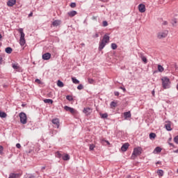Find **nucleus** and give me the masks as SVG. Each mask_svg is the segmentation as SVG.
I'll return each instance as SVG.
<instances>
[{"label": "nucleus", "mask_w": 178, "mask_h": 178, "mask_svg": "<svg viewBox=\"0 0 178 178\" xmlns=\"http://www.w3.org/2000/svg\"><path fill=\"white\" fill-rule=\"evenodd\" d=\"M64 109L67 111V112H70V113H76V110L72 107H69V106H65Z\"/></svg>", "instance_id": "nucleus-7"}, {"label": "nucleus", "mask_w": 178, "mask_h": 178, "mask_svg": "<svg viewBox=\"0 0 178 178\" xmlns=\"http://www.w3.org/2000/svg\"><path fill=\"white\" fill-rule=\"evenodd\" d=\"M13 67L15 70H19V69H20V66L19 65L18 63H13Z\"/></svg>", "instance_id": "nucleus-25"}, {"label": "nucleus", "mask_w": 178, "mask_h": 178, "mask_svg": "<svg viewBox=\"0 0 178 178\" xmlns=\"http://www.w3.org/2000/svg\"><path fill=\"white\" fill-rule=\"evenodd\" d=\"M174 142L175 143V144H178V136L174 138Z\"/></svg>", "instance_id": "nucleus-42"}, {"label": "nucleus", "mask_w": 178, "mask_h": 178, "mask_svg": "<svg viewBox=\"0 0 178 178\" xmlns=\"http://www.w3.org/2000/svg\"><path fill=\"white\" fill-rule=\"evenodd\" d=\"M57 86L58 87H64L65 84L60 80H58L57 81Z\"/></svg>", "instance_id": "nucleus-27"}, {"label": "nucleus", "mask_w": 178, "mask_h": 178, "mask_svg": "<svg viewBox=\"0 0 178 178\" xmlns=\"http://www.w3.org/2000/svg\"><path fill=\"white\" fill-rule=\"evenodd\" d=\"M19 119L22 124H26V123H27V115L25 113L22 112L19 113Z\"/></svg>", "instance_id": "nucleus-3"}, {"label": "nucleus", "mask_w": 178, "mask_h": 178, "mask_svg": "<svg viewBox=\"0 0 178 178\" xmlns=\"http://www.w3.org/2000/svg\"><path fill=\"white\" fill-rule=\"evenodd\" d=\"M29 178H35V176H34V175H31Z\"/></svg>", "instance_id": "nucleus-57"}, {"label": "nucleus", "mask_w": 178, "mask_h": 178, "mask_svg": "<svg viewBox=\"0 0 178 178\" xmlns=\"http://www.w3.org/2000/svg\"><path fill=\"white\" fill-rule=\"evenodd\" d=\"M19 44L21 47H24V44H26V39L25 38H19Z\"/></svg>", "instance_id": "nucleus-22"}, {"label": "nucleus", "mask_w": 178, "mask_h": 178, "mask_svg": "<svg viewBox=\"0 0 178 178\" xmlns=\"http://www.w3.org/2000/svg\"><path fill=\"white\" fill-rule=\"evenodd\" d=\"M3 154V147L2 145H0V155H2Z\"/></svg>", "instance_id": "nucleus-41"}, {"label": "nucleus", "mask_w": 178, "mask_h": 178, "mask_svg": "<svg viewBox=\"0 0 178 178\" xmlns=\"http://www.w3.org/2000/svg\"><path fill=\"white\" fill-rule=\"evenodd\" d=\"M156 137V134L152 133V132L149 134L150 140H152V139L155 138Z\"/></svg>", "instance_id": "nucleus-28"}, {"label": "nucleus", "mask_w": 178, "mask_h": 178, "mask_svg": "<svg viewBox=\"0 0 178 178\" xmlns=\"http://www.w3.org/2000/svg\"><path fill=\"white\" fill-rule=\"evenodd\" d=\"M43 60H49L51 59V53H45L42 56Z\"/></svg>", "instance_id": "nucleus-8"}, {"label": "nucleus", "mask_w": 178, "mask_h": 178, "mask_svg": "<svg viewBox=\"0 0 178 178\" xmlns=\"http://www.w3.org/2000/svg\"><path fill=\"white\" fill-rule=\"evenodd\" d=\"M168 144H169V145H170V147H175V145L173 143H169Z\"/></svg>", "instance_id": "nucleus-53"}, {"label": "nucleus", "mask_w": 178, "mask_h": 178, "mask_svg": "<svg viewBox=\"0 0 178 178\" xmlns=\"http://www.w3.org/2000/svg\"><path fill=\"white\" fill-rule=\"evenodd\" d=\"M120 89L122 90H123L124 92H126V89H125L124 87L120 86Z\"/></svg>", "instance_id": "nucleus-48"}, {"label": "nucleus", "mask_w": 178, "mask_h": 178, "mask_svg": "<svg viewBox=\"0 0 178 178\" xmlns=\"http://www.w3.org/2000/svg\"><path fill=\"white\" fill-rule=\"evenodd\" d=\"M2 60H3L2 56H0V65H2Z\"/></svg>", "instance_id": "nucleus-51"}, {"label": "nucleus", "mask_w": 178, "mask_h": 178, "mask_svg": "<svg viewBox=\"0 0 178 178\" xmlns=\"http://www.w3.org/2000/svg\"><path fill=\"white\" fill-rule=\"evenodd\" d=\"M163 88L166 90L170 87V79L168 76H164L161 79Z\"/></svg>", "instance_id": "nucleus-2"}, {"label": "nucleus", "mask_w": 178, "mask_h": 178, "mask_svg": "<svg viewBox=\"0 0 178 178\" xmlns=\"http://www.w3.org/2000/svg\"><path fill=\"white\" fill-rule=\"evenodd\" d=\"M177 90H178V84L177 85Z\"/></svg>", "instance_id": "nucleus-63"}, {"label": "nucleus", "mask_w": 178, "mask_h": 178, "mask_svg": "<svg viewBox=\"0 0 178 178\" xmlns=\"http://www.w3.org/2000/svg\"><path fill=\"white\" fill-rule=\"evenodd\" d=\"M157 174L159 176H160L161 177H162V176H163V171L162 170H159L157 171Z\"/></svg>", "instance_id": "nucleus-31"}, {"label": "nucleus", "mask_w": 178, "mask_h": 178, "mask_svg": "<svg viewBox=\"0 0 178 178\" xmlns=\"http://www.w3.org/2000/svg\"><path fill=\"white\" fill-rule=\"evenodd\" d=\"M98 37H99V34L98 33H95V35L92 36L93 38H98Z\"/></svg>", "instance_id": "nucleus-46"}, {"label": "nucleus", "mask_w": 178, "mask_h": 178, "mask_svg": "<svg viewBox=\"0 0 178 178\" xmlns=\"http://www.w3.org/2000/svg\"><path fill=\"white\" fill-rule=\"evenodd\" d=\"M168 141H172V138H170L168 139Z\"/></svg>", "instance_id": "nucleus-61"}, {"label": "nucleus", "mask_w": 178, "mask_h": 178, "mask_svg": "<svg viewBox=\"0 0 178 178\" xmlns=\"http://www.w3.org/2000/svg\"><path fill=\"white\" fill-rule=\"evenodd\" d=\"M6 113L0 111V118H6Z\"/></svg>", "instance_id": "nucleus-33"}, {"label": "nucleus", "mask_w": 178, "mask_h": 178, "mask_svg": "<svg viewBox=\"0 0 178 178\" xmlns=\"http://www.w3.org/2000/svg\"><path fill=\"white\" fill-rule=\"evenodd\" d=\"M165 128L168 131H172L171 122L170 121L166 122L165 124Z\"/></svg>", "instance_id": "nucleus-12"}, {"label": "nucleus", "mask_w": 178, "mask_h": 178, "mask_svg": "<svg viewBox=\"0 0 178 178\" xmlns=\"http://www.w3.org/2000/svg\"><path fill=\"white\" fill-rule=\"evenodd\" d=\"M56 158L60 159V158H62V154H60V152H56Z\"/></svg>", "instance_id": "nucleus-34"}, {"label": "nucleus", "mask_w": 178, "mask_h": 178, "mask_svg": "<svg viewBox=\"0 0 178 178\" xmlns=\"http://www.w3.org/2000/svg\"><path fill=\"white\" fill-rule=\"evenodd\" d=\"M173 152H174L175 154H178V149H176V150H174Z\"/></svg>", "instance_id": "nucleus-54"}, {"label": "nucleus", "mask_w": 178, "mask_h": 178, "mask_svg": "<svg viewBox=\"0 0 178 178\" xmlns=\"http://www.w3.org/2000/svg\"><path fill=\"white\" fill-rule=\"evenodd\" d=\"M22 106H25V104H22Z\"/></svg>", "instance_id": "nucleus-64"}, {"label": "nucleus", "mask_w": 178, "mask_h": 178, "mask_svg": "<svg viewBox=\"0 0 178 178\" xmlns=\"http://www.w3.org/2000/svg\"><path fill=\"white\" fill-rule=\"evenodd\" d=\"M152 95H155V90H152Z\"/></svg>", "instance_id": "nucleus-58"}, {"label": "nucleus", "mask_w": 178, "mask_h": 178, "mask_svg": "<svg viewBox=\"0 0 178 178\" xmlns=\"http://www.w3.org/2000/svg\"><path fill=\"white\" fill-rule=\"evenodd\" d=\"M18 31L20 34L19 38H24V37L26 36V34H24V32H23V29H22V28L19 29Z\"/></svg>", "instance_id": "nucleus-18"}, {"label": "nucleus", "mask_w": 178, "mask_h": 178, "mask_svg": "<svg viewBox=\"0 0 178 178\" xmlns=\"http://www.w3.org/2000/svg\"><path fill=\"white\" fill-rule=\"evenodd\" d=\"M138 10L140 13H144L145 12V5L140 3L138 5Z\"/></svg>", "instance_id": "nucleus-9"}, {"label": "nucleus", "mask_w": 178, "mask_h": 178, "mask_svg": "<svg viewBox=\"0 0 178 178\" xmlns=\"http://www.w3.org/2000/svg\"><path fill=\"white\" fill-rule=\"evenodd\" d=\"M161 163V161H157V163Z\"/></svg>", "instance_id": "nucleus-62"}, {"label": "nucleus", "mask_w": 178, "mask_h": 178, "mask_svg": "<svg viewBox=\"0 0 178 178\" xmlns=\"http://www.w3.org/2000/svg\"><path fill=\"white\" fill-rule=\"evenodd\" d=\"M165 70V69L163 68V67H162V65H158V70H155L153 72V74H155V73H158V72H160V73H162V72H163Z\"/></svg>", "instance_id": "nucleus-13"}, {"label": "nucleus", "mask_w": 178, "mask_h": 178, "mask_svg": "<svg viewBox=\"0 0 178 178\" xmlns=\"http://www.w3.org/2000/svg\"><path fill=\"white\" fill-rule=\"evenodd\" d=\"M141 154H143V148L141 147H135L131 158V159H136Z\"/></svg>", "instance_id": "nucleus-1"}, {"label": "nucleus", "mask_w": 178, "mask_h": 178, "mask_svg": "<svg viewBox=\"0 0 178 178\" xmlns=\"http://www.w3.org/2000/svg\"><path fill=\"white\" fill-rule=\"evenodd\" d=\"M45 166H42V168H41V170H45Z\"/></svg>", "instance_id": "nucleus-56"}, {"label": "nucleus", "mask_w": 178, "mask_h": 178, "mask_svg": "<svg viewBox=\"0 0 178 178\" xmlns=\"http://www.w3.org/2000/svg\"><path fill=\"white\" fill-rule=\"evenodd\" d=\"M13 51V49L12 47H8L5 49V51L6 54H12V51Z\"/></svg>", "instance_id": "nucleus-23"}, {"label": "nucleus", "mask_w": 178, "mask_h": 178, "mask_svg": "<svg viewBox=\"0 0 178 178\" xmlns=\"http://www.w3.org/2000/svg\"><path fill=\"white\" fill-rule=\"evenodd\" d=\"M141 59H142L143 62H144V63H147V57L146 56H142Z\"/></svg>", "instance_id": "nucleus-39"}, {"label": "nucleus", "mask_w": 178, "mask_h": 178, "mask_svg": "<svg viewBox=\"0 0 178 178\" xmlns=\"http://www.w3.org/2000/svg\"><path fill=\"white\" fill-rule=\"evenodd\" d=\"M68 16H70V17H74V16H76V15H77V11L76 10H72L67 13Z\"/></svg>", "instance_id": "nucleus-16"}, {"label": "nucleus", "mask_w": 178, "mask_h": 178, "mask_svg": "<svg viewBox=\"0 0 178 178\" xmlns=\"http://www.w3.org/2000/svg\"><path fill=\"white\" fill-rule=\"evenodd\" d=\"M129 146L130 145L128 143L122 145V146L121 147V150L122 151V152H126V151H127V149H129Z\"/></svg>", "instance_id": "nucleus-11"}, {"label": "nucleus", "mask_w": 178, "mask_h": 178, "mask_svg": "<svg viewBox=\"0 0 178 178\" xmlns=\"http://www.w3.org/2000/svg\"><path fill=\"white\" fill-rule=\"evenodd\" d=\"M106 45V42H103L102 40L99 42V51H102L104 48H105V46Z\"/></svg>", "instance_id": "nucleus-10"}, {"label": "nucleus", "mask_w": 178, "mask_h": 178, "mask_svg": "<svg viewBox=\"0 0 178 178\" xmlns=\"http://www.w3.org/2000/svg\"><path fill=\"white\" fill-rule=\"evenodd\" d=\"M83 113L86 115V116H88L92 113V108L90 107L84 108L83 110Z\"/></svg>", "instance_id": "nucleus-5"}, {"label": "nucleus", "mask_w": 178, "mask_h": 178, "mask_svg": "<svg viewBox=\"0 0 178 178\" xmlns=\"http://www.w3.org/2000/svg\"><path fill=\"white\" fill-rule=\"evenodd\" d=\"M110 105H111V106L112 108H116V106H117V103L115 102H111Z\"/></svg>", "instance_id": "nucleus-36"}, {"label": "nucleus", "mask_w": 178, "mask_h": 178, "mask_svg": "<svg viewBox=\"0 0 178 178\" xmlns=\"http://www.w3.org/2000/svg\"><path fill=\"white\" fill-rule=\"evenodd\" d=\"M111 48L112 49H116L118 48V44H116V43H112Z\"/></svg>", "instance_id": "nucleus-37"}, {"label": "nucleus", "mask_w": 178, "mask_h": 178, "mask_svg": "<svg viewBox=\"0 0 178 178\" xmlns=\"http://www.w3.org/2000/svg\"><path fill=\"white\" fill-rule=\"evenodd\" d=\"M35 83H38V84H41V80L38 79H36L35 80Z\"/></svg>", "instance_id": "nucleus-45"}, {"label": "nucleus", "mask_w": 178, "mask_h": 178, "mask_svg": "<svg viewBox=\"0 0 178 178\" xmlns=\"http://www.w3.org/2000/svg\"><path fill=\"white\" fill-rule=\"evenodd\" d=\"M33 16V12L29 14V17H31Z\"/></svg>", "instance_id": "nucleus-52"}, {"label": "nucleus", "mask_w": 178, "mask_h": 178, "mask_svg": "<svg viewBox=\"0 0 178 178\" xmlns=\"http://www.w3.org/2000/svg\"><path fill=\"white\" fill-rule=\"evenodd\" d=\"M94 148H95V145H94V144L89 145L90 151H94Z\"/></svg>", "instance_id": "nucleus-32"}, {"label": "nucleus", "mask_w": 178, "mask_h": 178, "mask_svg": "<svg viewBox=\"0 0 178 178\" xmlns=\"http://www.w3.org/2000/svg\"><path fill=\"white\" fill-rule=\"evenodd\" d=\"M88 83L89 84H94V83H95V81L93 79L88 78Z\"/></svg>", "instance_id": "nucleus-30"}, {"label": "nucleus", "mask_w": 178, "mask_h": 178, "mask_svg": "<svg viewBox=\"0 0 178 178\" xmlns=\"http://www.w3.org/2000/svg\"><path fill=\"white\" fill-rule=\"evenodd\" d=\"M43 102H44V104H51V105H52L54 104V100L51 99H44Z\"/></svg>", "instance_id": "nucleus-21"}, {"label": "nucleus", "mask_w": 178, "mask_h": 178, "mask_svg": "<svg viewBox=\"0 0 178 178\" xmlns=\"http://www.w3.org/2000/svg\"><path fill=\"white\" fill-rule=\"evenodd\" d=\"M161 152H162V148H161V147L158 146V147H156L154 149L153 153H154V154H159V153Z\"/></svg>", "instance_id": "nucleus-20"}, {"label": "nucleus", "mask_w": 178, "mask_h": 178, "mask_svg": "<svg viewBox=\"0 0 178 178\" xmlns=\"http://www.w3.org/2000/svg\"><path fill=\"white\" fill-rule=\"evenodd\" d=\"M119 95H120L119 92H118V91L114 92V95L115 97H119Z\"/></svg>", "instance_id": "nucleus-47"}, {"label": "nucleus", "mask_w": 178, "mask_h": 178, "mask_svg": "<svg viewBox=\"0 0 178 178\" xmlns=\"http://www.w3.org/2000/svg\"><path fill=\"white\" fill-rule=\"evenodd\" d=\"M70 159V156H69V154H65V156H63V161H69Z\"/></svg>", "instance_id": "nucleus-26"}, {"label": "nucleus", "mask_w": 178, "mask_h": 178, "mask_svg": "<svg viewBox=\"0 0 178 178\" xmlns=\"http://www.w3.org/2000/svg\"><path fill=\"white\" fill-rule=\"evenodd\" d=\"M60 20L56 19L52 22V26H54V27H58V26H60Z\"/></svg>", "instance_id": "nucleus-15"}, {"label": "nucleus", "mask_w": 178, "mask_h": 178, "mask_svg": "<svg viewBox=\"0 0 178 178\" xmlns=\"http://www.w3.org/2000/svg\"><path fill=\"white\" fill-rule=\"evenodd\" d=\"M163 24L164 26H166V25L168 24V22L165 21V22L163 23Z\"/></svg>", "instance_id": "nucleus-55"}, {"label": "nucleus", "mask_w": 178, "mask_h": 178, "mask_svg": "<svg viewBox=\"0 0 178 178\" xmlns=\"http://www.w3.org/2000/svg\"><path fill=\"white\" fill-rule=\"evenodd\" d=\"M66 99H67V101H73V97L72 95H67Z\"/></svg>", "instance_id": "nucleus-35"}, {"label": "nucleus", "mask_w": 178, "mask_h": 178, "mask_svg": "<svg viewBox=\"0 0 178 178\" xmlns=\"http://www.w3.org/2000/svg\"><path fill=\"white\" fill-rule=\"evenodd\" d=\"M81 45L82 47H84V46L86 45V44L81 43Z\"/></svg>", "instance_id": "nucleus-59"}, {"label": "nucleus", "mask_w": 178, "mask_h": 178, "mask_svg": "<svg viewBox=\"0 0 178 178\" xmlns=\"http://www.w3.org/2000/svg\"><path fill=\"white\" fill-rule=\"evenodd\" d=\"M124 119H129V118H131V113L130 111L124 113Z\"/></svg>", "instance_id": "nucleus-19"}, {"label": "nucleus", "mask_w": 178, "mask_h": 178, "mask_svg": "<svg viewBox=\"0 0 178 178\" xmlns=\"http://www.w3.org/2000/svg\"><path fill=\"white\" fill-rule=\"evenodd\" d=\"M177 23V19H174L172 20V24L174 27H175V26H176Z\"/></svg>", "instance_id": "nucleus-38"}, {"label": "nucleus", "mask_w": 178, "mask_h": 178, "mask_svg": "<svg viewBox=\"0 0 178 178\" xmlns=\"http://www.w3.org/2000/svg\"><path fill=\"white\" fill-rule=\"evenodd\" d=\"M2 40V35L0 33V41Z\"/></svg>", "instance_id": "nucleus-60"}, {"label": "nucleus", "mask_w": 178, "mask_h": 178, "mask_svg": "<svg viewBox=\"0 0 178 178\" xmlns=\"http://www.w3.org/2000/svg\"><path fill=\"white\" fill-rule=\"evenodd\" d=\"M72 83H74V84H79L80 83V81H79L77 79H76V77H72Z\"/></svg>", "instance_id": "nucleus-24"}, {"label": "nucleus", "mask_w": 178, "mask_h": 178, "mask_svg": "<svg viewBox=\"0 0 178 178\" xmlns=\"http://www.w3.org/2000/svg\"><path fill=\"white\" fill-rule=\"evenodd\" d=\"M100 116L102 119H107L108 118V113H100Z\"/></svg>", "instance_id": "nucleus-29"}, {"label": "nucleus", "mask_w": 178, "mask_h": 178, "mask_svg": "<svg viewBox=\"0 0 178 178\" xmlns=\"http://www.w3.org/2000/svg\"><path fill=\"white\" fill-rule=\"evenodd\" d=\"M16 147H17V148H22V145H20V143H17V144H16Z\"/></svg>", "instance_id": "nucleus-49"}, {"label": "nucleus", "mask_w": 178, "mask_h": 178, "mask_svg": "<svg viewBox=\"0 0 178 178\" xmlns=\"http://www.w3.org/2000/svg\"><path fill=\"white\" fill-rule=\"evenodd\" d=\"M70 6L71 8H76V3H74V2L71 3Z\"/></svg>", "instance_id": "nucleus-43"}, {"label": "nucleus", "mask_w": 178, "mask_h": 178, "mask_svg": "<svg viewBox=\"0 0 178 178\" xmlns=\"http://www.w3.org/2000/svg\"><path fill=\"white\" fill-rule=\"evenodd\" d=\"M108 26V22L107 21H104L103 22V27H106Z\"/></svg>", "instance_id": "nucleus-44"}, {"label": "nucleus", "mask_w": 178, "mask_h": 178, "mask_svg": "<svg viewBox=\"0 0 178 178\" xmlns=\"http://www.w3.org/2000/svg\"><path fill=\"white\" fill-rule=\"evenodd\" d=\"M110 38H111L108 35L105 34L102 41H103V42H106V44H108V42H109Z\"/></svg>", "instance_id": "nucleus-14"}, {"label": "nucleus", "mask_w": 178, "mask_h": 178, "mask_svg": "<svg viewBox=\"0 0 178 178\" xmlns=\"http://www.w3.org/2000/svg\"><path fill=\"white\" fill-rule=\"evenodd\" d=\"M16 4V0H8L7 2V6H13L14 5Z\"/></svg>", "instance_id": "nucleus-17"}, {"label": "nucleus", "mask_w": 178, "mask_h": 178, "mask_svg": "<svg viewBox=\"0 0 178 178\" xmlns=\"http://www.w3.org/2000/svg\"><path fill=\"white\" fill-rule=\"evenodd\" d=\"M102 141H104L105 143H106V144H108V145H111V143H109V141L105 140H102Z\"/></svg>", "instance_id": "nucleus-50"}, {"label": "nucleus", "mask_w": 178, "mask_h": 178, "mask_svg": "<svg viewBox=\"0 0 178 178\" xmlns=\"http://www.w3.org/2000/svg\"><path fill=\"white\" fill-rule=\"evenodd\" d=\"M52 123L54 125V127H55L56 129H59V126H60V122H59V119L58 118H54L52 120Z\"/></svg>", "instance_id": "nucleus-6"}, {"label": "nucleus", "mask_w": 178, "mask_h": 178, "mask_svg": "<svg viewBox=\"0 0 178 178\" xmlns=\"http://www.w3.org/2000/svg\"><path fill=\"white\" fill-rule=\"evenodd\" d=\"M168 31H164L162 32H159L157 34V38H159V40H161V38H166V37H168Z\"/></svg>", "instance_id": "nucleus-4"}, {"label": "nucleus", "mask_w": 178, "mask_h": 178, "mask_svg": "<svg viewBox=\"0 0 178 178\" xmlns=\"http://www.w3.org/2000/svg\"><path fill=\"white\" fill-rule=\"evenodd\" d=\"M83 88H84V86H83V84H79L77 86V90H83Z\"/></svg>", "instance_id": "nucleus-40"}]
</instances>
